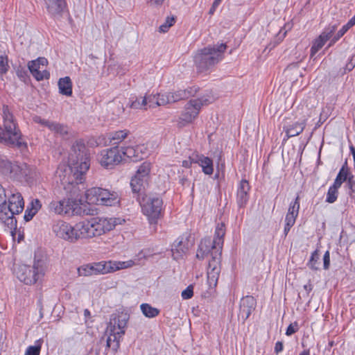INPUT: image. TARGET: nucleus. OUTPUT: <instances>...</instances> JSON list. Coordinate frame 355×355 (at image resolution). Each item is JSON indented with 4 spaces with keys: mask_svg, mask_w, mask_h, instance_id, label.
<instances>
[{
    "mask_svg": "<svg viewBox=\"0 0 355 355\" xmlns=\"http://www.w3.org/2000/svg\"><path fill=\"white\" fill-rule=\"evenodd\" d=\"M69 166L68 170L74 172L75 177L83 179L90 166V159L88 150L83 141H76L71 147L69 157Z\"/></svg>",
    "mask_w": 355,
    "mask_h": 355,
    "instance_id": "f257e3e1",
    "label": "nucleus"
},
{
    "mask_svg": "<svg viewBox=\"0 0 355 355\" xmlns=\"http://www.w3.org/2000/svg\"><path fill=\"white\" fill-rule=\"evenodd\" d=\"M47 269L46 260L44 257L35 255L32 266L20 265L15 269L17 279L26 285H33L41 281Z\"/></svg>",
    "mask_w": 355,
    "mask_h": 355,
    "instance_id": "f03ea898",
    "label": "nucleus"
},
{
    "mask_svg": "<svg viewBox=\"0 0 355 355\" xmlns=\"http://www.w3.org/2000/svg\"><path fill=\"white\" fill-rule=\"evenodd\" d=\"M2 111L4 131L0 128V142L18 148L26 146L25 143L21 141V133L17 129L13 115L9 107L3 105Z\"/></svg>",
    "mask_w": 355,
    "mask_h": 355,
    "instance_id": "7ed1b4c3",
    "label": "nucleus"
},
{
    "mask_svg": "<svg viewBox=\"0 0 355 355\" xmlns=\"http://www.w3.org/2000/svg\"><path fill=\"white\" fill-rule=\"evenodd\" d=\"M227 46L225 44L209 46L201 49L194 57L195 64L199 71L203 72L218 63L223 58Z\"/></svg>",
    "mask_w": 355,
    "mask_h": 355,
    "instance_id": "20e7f679",
    "label": "nucleus"
},
{
    "mask_svg": "<svg viewBox=\"0 0 355 355\" xmlns=\"http://www.w3.org/2000/svg\"><path fill=\"white\" fill-rule=\"evenodd\" d=\"M24 201L20 193H14L8 198L7 209H3L2 214H0V221L3 223L10 232H12V230H15L17 227V220L14 217V215L21 213L24 209Z\"/></svg>",
    "mask_w": 355,
    "mask_h": 355,
    "instance_id": "39448f33",
    "label": "nucleus"
},
{
    "mask_svg": "<svg viewBox=\"0 0 355 355\" xmlns=\"http://www.w3.org/2000/svg\"><path fill=\"white\" fill-rule=\"evenodd\" d=\"M211 102V98L205 96L190 100L185 105L184 110L178 120V127L182 128L192 123L199 114L201 107L209 105Z\"/></svg>",
    "mask_w": 355,
    "mask_h": 355,
    "instance_id": "423d86ee",
    "label": "nucleus"
},
{
    "mask_svg": "<svg viewBox=\"0 0 355 355\" xmlns=\"http://www.w3.org/2000/svg\"><path fill=\"white\" fill-rule=\"evenodd\" d=\"M128 316L123 313L112 314L107 327L106 332L113 336L112 350L116 352L119 347L120 338L125 334Z\"/></svg>",
    "mask_w": 355,
    "mask_h": 355,
    "instance_id": "0eeeda50",
    "label": "nucleus"
},
{
    "mask_svg": "<svg viewBox=\"0 0 355 355\" xmlns=\"http://www.w3.org/2000/svg\"><path fill=\"white\" fill-rule=\"evenodd\" d=\"M162 200L158 197H146L141 202L142 212L148 217L150 224H156L161 217Z\"/></svg>",
    "mask_w": 355,
    "mask_h": 355,
    "instance_id": "6e6552de",
    "label": "nucleus"
},
{
    "mask_svg": "<svg viewBox=\"0 0 355 355\" xmlns=\"http://www.w3.org/2000/svg\"><path fill=\"white\" fill-rule=\"evenodd\" d=\"M49 207L50 211L59 215H77L81 211L77 200L71 198L53 200Z\"/></svg>",
    "mask_w": 355,
    "mask_h": 355,
    "instance_id": "1a4fd4ad",
    "label": "nucleus"
},
{
    "mask_svg": "<svg viewBox=\"0 0 355 355\" xmlns=\"http://www.w3.org/2000/svg\"><path fill=\"white\" fill-rule=\"evenodd\" d=\"M68 177L64 175L61 178V184L63 185L64 189L69 194V198L76 200L80 193L85 189L84 181L85 180V174L83 175V179L79 180L75 177L74 172L69 171Z\"/></svg>",
    "mask_w": 355,
    "mask_h": 355,
    "instance_id": "9d476101",
    "label": "nucleus"
},
{
    "mask_svg": "<svg viewBox=\"0 0 355 355\" xmlns=\"http://www.w3.org/2000/svg\"><path fill=\"white\" fill-rule=\"evenodd\" d=\"M123 162L122 153L119 146H114L101 151L99 162L106 168H112Z\"/></svg>",
    "mask_w": 355,
    "mask_h": 355,
    "instance_id": "9b49d317",
    "label": "nucleus"
},
{
    "mask_svg": "<svg viewBox=\"0 0 355 355\" xmlns=\"http://www.w3.org/2000/svg\"><path fill=\"white\" fill-rule=\"evenodd\" d=\"M53 231L55 235L69 242L76 241V232L75 227L63 221L58 220L53 225Z\"/></svg>",
    "mask_w": 355,
    "mask_h": 355,
    "instance_id": "f8f14e48",
    "label": "nucleus"
},
{
    "mask_svg": "<svg viewBox=\"0 0 355 355\" xmlns=\"http://www.w3.org/2000/svg\"><path fill=\"white\" fill-rule=\"evenodd\" d=\"M198 92L196 87H188L185 89H179L174 92L164 94L166 104L173 103L180 100L186 99L194 96Z\"/></svg>",
    "mask_w": 355,
    "mask_h": 355,
    "instance_id": "ddd939ff",
    "label": "nucleus"
},
{
    "mask_svg": "<svg viewBox=\"0 0 355 355\" xmlns=\"http://www.w3.org/2000/svg\"><path fill=\"white\" fill-rule=\"evenodd\" d=\"M256 304V300L252 296L243 297L240 302L239 318L245 322L254 310Z\"/></svg>",
    "mask_w": 355,
    "mask_h": 355,
    "instance_id": "4468645a",
    "label": "nucleus"
},
{
    "mask_svg": "<svg viewBox=\"0 0 355 355\" xmlns=\"http://www.w3.org/2000/svg\"><path fill=\"white\" fill-rule=\"evenodd\" d=\"M191 245L192 243L187 238L180 237L175 240L171 249L174 259L177 260L182 258L188 252Z\"/></svg>",
    "mask_w": 355,
    "mask_h": 355,
    "instance_id": "2eb2a0df",
    "label": "nucleus"
},
{
    "mask_svg": "<svg viewBox=\"0 0 355 355\" xmlns=\"http://www.w3.org/2000/svg\"><path fill=\"white\" fill-rule=\"evenodd\" d=\"M336 26H332L324 30L320 36L315 40L311 49V58L324 45L326 42L331 37L332 33L336 31Z\"/></svg>",
    "mask_w": 355,
    "mask_h": 355,
    "instance_id": "dca6fc26",
    "label": "nucleus"
},
{
    "mask_svg": "<svg viewBox=\"0 0 355 355\" xmlns=\"http://www.w3.org/2000/svg\"><path fill=\"white\" fill-rule=\"evenodd\" d=\"M44 1L49 14L54 17H62L67 6L65 0H44Z\"/></svg>",
    "mask_w": 355,
    "mask_h": 355,
    "instance_id": "f3484780",
    "label": "nucleus"
},
{
    "mask_svg": "<svg viewBox=\"0 0 355 355\" xmlns=\"http://www.w3.org/2000/svg\"><path fill=\"white\" fill-rule=\"evenodd\" d=\"M192 161L193 164H198L205 175H211L214 173L213 160L202 154L193 153Z\"/></svg>",
    "mask_w": 355,
    "mask_h": 355,
    "instance_id": "a211bd4d",
    "label": "nucleus"
},
{
    "mask_svg": "<svg viewBox=\"0 0 355 355\" xmlns=\"http://www.w3.org/2000/svg\"><path fill=\"white\" fill-rule=\"evenodd\" d=\"M76 241L79 239L92 238L96 236L90 220H84L75 225Z\"/></svg>",
    "mask_w": 355,
    "mask_h": 355,
    "instance_id": "6ab92c4d",
    "label": "nucleus"
},
{
    "mask_svg": "<svg viewBox=\"0 0 355 355\" xmlns=\"http://www.w3.org/2000/svg\"><path fill=\"white\" fill-rule=\"evenodd\" d=\"M250 189L249 182L246 180H242L237 190V204L239 207H243L245 206L248 201L249 194L248 192Z\"/></svg>",
    "mask_w": 355,
    "mask_h": 355,
    "instance_id": "aec40b11",
    "label": "nucleus"
},
{
    "mask_svg": "<svg viewBox=\"0 0 355 355\" xmlns=\"http://www.w3.org/2000/svg\"><path fill=\"white\" fill-rule=\"evenodd\" d=\"M120 202L119 194L116 191H110L101 188L100 205L105 206H114Z\"/></svg>",
    "mask_w": 355,
    "mask_h": 355,
    "instance_id": "412c9836",
    "label": "nucleus"
},
{
    "mask_svg": "<svg viewBox=\"0 0 355 355\" xmlns=\"http://www.w3.org/2000/svg\"><path fill=\"white\" fill-rule=\"evenodd\" d=\"M19 165L12 164L7 159H0V173L4 175L17 178Z\"/></svg>",
    "mask_w": 355,
    "mask_h": 355,
    "instance_id": "4be33fe9",
    "label": "nucleus"
},
{
    "mask_svg": "<svg viewBox=\"0 0 355 355\" xmlns=\"http://www.w3.org/2000/svg\"><path fill=\"white\" fill-rule=\"evenodd\" d=\"M300 198L297 196L295 198L293 204H291L288 210V213L286 216L285 222L288 226H293L295 223V219L298 215L300 209Z\"/></svg>",
    "mask_w": 355,
    "mask_h": 355,
    "instance_id": "5701e85b",
    "label": "nucleus"
},
{
    "mask_svg": "<svg viewBox=\"0 0 355 355\" xmlns=\"http://www.w3.org/2000/svg\"><path fill=\"white\" fill-rule=\"evenodd\" d=\"M120 148L122 153L123 161H125L126 158H128L133 162H137L142 159V157L139 155L141 150L139 147L133 148L131 146H121Z\"/></svg>",
    "mask_w": 355,
    "mask_h": 355,
    "instance_id": "b1692460",
    "label": "nucleus"
},
{
    "mask_svg": "<svg viewBox=\"0 0 355 355\" xmlns=\"http://www.w3.org/2000/svg\"><path fill=\"white\" fill-rule=\"evenodd\" d=\"M35 62H29L28 64V69L30 70L32 76L37 80H42L44 79H48L49 77V73L45 69L41 68V67L36 64Z\"/></svg>",
    "mask_w": 355,
    "mask_h": 355,
    "instance_id": "393cba45",
    "label": "nucleus"
},
{
    "mask_svg": "<svg viewBox=\"0 0 355 355\" xmlns=\"http://www.w3.org/2000/svg\"><path fill=\"white\" fill-rule=\"evenodd\" d=\"M225 234V225L221 223L220 225H218L214 234V239L213 241L212 248L213 250L217 249L218 250H222L223 244V236Z\"/></svg>",
    "mask_w": 355,
    "mask_h": 355,
    "instance_id": "a878e982",
    "label": "nucleus"
},
{
    "mask_svg": "<svg viewBox=\"0 0 355 355\" xmlns=\"http://www.w3.org/2000/svg\"><path fill=\"white\" fill-rule=\"evenodd\" d=\"M129 134L130 132L127 130H118L110 132L108 135L110 144L114 146H119V145L128 137Z\"/></svg>",
    "mask_w": 355,
    "mask_h": 355,
    "instance_id": "bb28decb",
    "label": "nucleus"
},
{
    "mask_svg": "<svg viewBox=\"0 0 355 355\" xmlns=\"http://www.w3.org/2000/svg\"><path fill=\"white\" fill-rule=\"evenodd\" d=\"M23 177L26 181H31L36 178L37 171L35 168H33L26 164L19 165L17 177Z\"/></svg>",
    "mask_w": 355,
    "mask_h": 355,
    "instance_id": "cd10ccee",
    "label": "nucleus"
},
{
    "mask_svg": "<svg viewBox=\"0 0 355 355\" xmlns=\"http://www.w3.org/2000/svg\"><path fill=\"white\" fill-rule=\"evenodd\" d=\"M101 188L93 187L85 191L86 200L89 204L100 205Z\"/></svg>",
    "mask_w": 355,
    "mask_h": 355,
    "instance_id": "c85d7f7f",
    "label": "nucleus"
},
{
    "mask_svg": "<svg viewBox=\"0 0 355 355\" xmlns=\"http://www.w3.org/2000/svg\"><path fill=\"white\" fill-rule=\"evenodd\" d=\"M304 128L305 123L304 122H295L293 124L284 126V130L286 133V137L288 139L292 137L299 135L301 132H303Z\"/></svg>",
    "mask_w": 355,
    "mask_h": 355,
    "instance_id": "c756f323",
    "label": "nucleus"
},
{
    "mask_svg": "<svg viewBox=\"0 0 355 355\" xmlns=\"http://www.w3.org/2000/svg\"><path fill=\"white\" fill-rule=\"evenodd\" d=\"M59 92L60 94L70 96L72 94V83L69 77L60 78L58 81Z\"/></svg>",
    "mask_w": 355,
    "mask_h": 355,
    "instance_id": "7c9ffc66",
    "label": "nucleus"
},
{
    "mask_svg": "<svg viewBox=\"0 0 355 355\" xmlns=\"http://www.w3.org/2000/svg\"><path fill=\"white\" fill-rule=\"evenodd\" d=\"M98 221L101 223L103 230L105 233L113 230L116 225L121 224L122 220L119 218H99Z\"/></svg>",
    "mask_w": 355,
    "mask_h": 355,
    "instance_id": "2f4dec72",
    "label": "nucleus"
},
{
    "mask_svg": "<svg viewBox=\"0 0 355 355\" xmlns=\"http://www.w3.org/2000/svg\"><path fill=\"white\" fill-rule=\"evenodd\" d=\"M216 250L211 252V259L209 261L208 268L211 270H220L221 252L222 250Z\"/></svg>",
    "mask_w": 355,
    "mask_h": 355,
    "instance_id": "473e14b6",
    "label": "nucleus"
},
{
    "mask_svg": "<svg viewBox=\"0 0 355 355\" xmlns=\"http://www.w3.org/2000/svg\"><path fill=\"white\" fill-rule=\"evenodd\" d=\"M148 103L149 107L166 105L164 94H149L148 95Z\"/></svg>",
    "mask_w": 355,
    "mask_h": 355,
    "instance_id": "72a5a7b5",
    "label": "nucleus"
},
{
    "mask_svg": "<svg viewBox=\"0 0 355 355\" xmlns=\"http://www.w3.org/2000/svg\"><path fill=\"white\" fill-rule=\"evenodd\" d=\"M147 180L135 175L132 178L130 185L134 193H139L145 188Z\"/></svg>",
    "mask_w": 355,
    "mask_h": 355,
    "instance_id": "f704fd0d",
    "label": "nucleus"
},
{
    "mask_svg": "<svg viewBox=\"0 0 355 355\" xmlns=\"http://www.w3.org/2000/svg\"><path fill=\"white\" fill-rule=\"evenodd\" d=\"M112 265H113L112 261L95 263L97 275H104L109 272H112L113 268H112Z\"/></svg>",
    "mask_w": 355,
    "mask_h": 355,
    "instance_id": "c9c22d12",
    "label": "nucleus"
},
{
    "mask_svg": "<svg viewBox=\"0 0 355 355\" xmlns=\"http://www.w3.org/2000/svg\"><path fill=\"white\" fill-rule=\"evenodd\" d=\"M140 308L143 314L147 318H155L159 313V309L153 307L148 304H142Z\"/></svg>",
    "mask_w": 355,
    "mask_h": 355,
    "instance_id": "e433bc0d",
    "label": "nucleus"
},
{
    "mask_svg": "<svg viewBox=\"0 0 355 355\" xmlns=\"http://www.w3.org/2000/svg\"><path fill=\"white\" fill-rule=\"evenodd\" d=\"M319 260H320L319 251L318 250H315V251H313L312 252L310 259H309V262L307 263V266L311 270H319V264H320Z\"/></svg>",
    "mask_w": 355,
    "mask_h": 355,
    "instance_id": "4c0bfd02",
    "label": "nucleus"
},
{
    "mask_svg": "<svg viewBox=\"0 0 355 355\" xmlns=\"http://www.w3.org/2000/svg\"><path fill=\"white\" fill-rule=\"evenodd\" d=\"M347 175H348V170H347V168H345V166H343L340 168L338 174L337 175L336 178L333 185L340 188L341 184H343V182L347 180V179L349 178V177H347Z\"/></svg>",
    "mask_w": 355,
    "mask_h": 355,
    "instance_id": "58836bf2",
    "label": "nucleus"
},
{
    "mask_svg": "<svg viewBox=\"0 0 355 355\" xmlns=\"http://www.w3.org/2000/svg\"><path fill=\"white\" fill-rule=\"evenodd\" d=\"M150 171V163L145 162L137 169L135 175L144 178L148 180V175Z\"/></svg>",
    "mask_w": 355,
    "mask_h": 355,
    "instance_id": "ea45409f",
    "label": "nucleus"
},
{
    "mask_svg": "<svg viewBox=\"0 0 355 355\" xmlns=\"http://www.w3.org/2000/svg\"><path fill=\"white\" fill-rule=\"evenodd\" d=\"M220 270L207 269V282L210 287L216 286Z\"/></svg>",
    "mask_w": 355,
    "mask_h": 355,
    "instance_id": "a19ab883",
    "label": "nucleus"
},
{
    "mask_svg": "<svg viewBox=\"0 0 355 355\" xmlns=\"http://www.w3.org/2000/svg\"><path fill=\"white\" fill-rule=\"evenodd\" d=\"M212 245L213 241L210 239H204L200 241L198 248L208 254L209 253L211 254L213 251L216 250H213Z\"/></svg>",
    "mask_w": 355,
    "mask_h": 355,
    "instance_id": "79ce46f5",
    "label": "nucleus"
},
{
    "mask_svg": "<svg viewBox=\"0 0 355 355\" xmlns=\"http://www.w3.org/2000/svg\"><path fill=\"white\" fill-rule=\"evenodd\" d=\"M339 188L335 187L334 185L331 186L329 188V190L327 193L326 202L329 203H334L338 198V189Z\"/></svg>",
    "mask_w": 355,
    "mask_h": 355,
    "instance_id": "37998d69",
    "label": "nucleus"
},
{
    "mask_svg": "<svg viewBox=\"0 0 355 355\" xmlns=\"http://www.w3.org/2000/svg\"><path fill=\"white\" fill-rule=\"evenodd\" d=\"M99 218H94L90 220L91 225L94 229V232L96 236L102 235L104 234L103 230L101 223L98 221Z\"/></svg>",
    "mask_w": 355,
    "mask_h": 355,
    "instance_id": "c03bdc74",
    "label": "nucleus"
},
{
    "mask_svg": "<svg viewBox=\"0 0 355 355\" xmlns=\"http://www.w3.org/2000/svg\"><path fill=\"white\" fill-rule=\"evenodd\" d=\"M112 268H113V272L123 269V268H128L134 265V261L132 260L128 261H112Z\"/></svg>",
    "mask_w": 355,
    "mask_h": 355,
    "instance_id": "a18cd8bd",
    "label": "nucleus"
},
{
    "mask_svg": "<svg viewBox=\"0 0 355 355\" xmlns=\"http://www.w3.org/2000/svg\"><path fill=\"white\" fill-rule=\"evenodd\" d=\"M354 25L350 22V21H348V22L344 25L340 30L338 31L336 35L334 37L332 40L331 41V44L336 42L338 41L341 37L344 35V34L353 26Z\"/></svg>",
    "mask_w": 355,
    "mask_h": 355,
    "instance_id": "49530a36",
    "label": "nucleus"
},
{
    "mask_svg": "<svg viewBox=\"0 0 355 355\" xmlns=\"http://www.w3.org/2000/svg\"><path fill=\"white\" fill-rule=\"evenodd\" d=\"M191 175V171H187L186 172L182 171L181 174L179 175V182L184 187H189L191 185V182L189 179V176Z\"/></svg>",
    "mask_w": 355,
    "mask_h": 355,
    "instance_id": "de8ad7c7",
    "label": "nucleus"
},
{
    "mask_svg": "<svg viewBox=\"0 0 355 355\" xmlns=\"http://www.w3.org/2000/svg\"><path fill=\"white\" fill-rule=\"evenodd\" d=\"M6 200V190L0 184V214H2L3 209H7Z\"/></svg>",
    "mask_w": 355,
    "mask_h": 355,
    "instance_id": "09e8293b",
    "label": "nucleus"
},
{
    "mask_svg": "<svg viewBox=\"0 0 355 355\" xmlns=\"http://www.w3.org/2000/svg\"><path fill=\"white\" fill-rule=\"evenodd\" d=\"M175 23V18L173 17H168L166 19V22L161 25L159 28V31L162 33H166L168 31V28L173 25Z\"/></svg>",
    "mask_w": 355,
    "mask_h": 355,
    "instance_id": "8fccbe9b",
    "label": "nucleus"
},
{
    "mask_svg": "<svg viewBox=\"0 0 355 355\" xmlns=\"http://www.w3.org/2000/svg\"><path fill=\"white\" fill-rule=\"evenodd\" d=\"M8 68V58L6 56L0 55V73H6Z\"/></svg>",
    "mask_w": 355,
    "mask_h": 355,
    "instance_id": "3c124183",
    "label": "nucleus"
},
{
    "mask_svg": "<svg viewBox=\"0 0 355 355\" xmlns=\"http://www.w3.org/2000/svg\"><path fill=\"white\" fill-rule=\"evenodd\" d=\"M91 268L89 264L83 265L78 268V273L79 276H91Z\"/></svg>",
    "mask_w": 355,
    "mask_h": 355,
    "instance_id": "603ef678",
    "label": "nucleus"
},
{
    "mask_svg": "<svg viewBox=\"0 0 355 355\" xmlns=\"http://www.w3.org/2000/svg\"><path fill=\"white\" fill-rule=\"evenodd\" d=\"M193 295V286H191V285L187 286V288L184 289L182 292V294H181L182 297L184 300H188V299L191 298Z\"/></svg>",
    "mask_w": 355,
    "mask_h": 355,
    "instance_id": "864d4df0",
    "label": "nucleus"
},
{
    "mask_svg": "<svg viewBox=\"0 0 355 355\" xmlns=\"http://www.w3.org/2000/svg\"><path fill=\"white\" fill-rule=\"evenodd\" d=\"M347 185L351 191L352 198L355 199V180H354L353 175H351L348 178Z\"/></svg>",
    "mask_w": 355,
    "mask_h": 355,
    "instance_id": "5fc2aeb1",
    "label": "nucleus"
},
{
    "mask_svg": "<svg viewBox=\"0 0 355 355\" xmlns=\"http://www.w3.org/2000/svg\"><path fill=\"white\" fill-rule=\"evenodd\" d=\"M41 347L38 346H29L26 351L25 355H40Z\"/></svg>",
    "mask_w": 355,
    "mask_h": 355,
    "instance_id": "6e6d98bb",
    "label": "nucleus"
},
{
    "mask_svg": "<svg viewBox=\"0 0 355 355\" xmlns=\"http://www.w3.org/2000/svg\"><path fill=\"white\" fill-rule=\"evenodd\" d=\"M298 330V324L296 322L294 323H291L289 324V326L287 327L286 335V336H291L292 334H295Z\"/></svg>",
    "mask_w": 355,
    "mask_h": 355,
    "instance_id": "4d7b16f0",
    "label": "nucleus"
},
{
    "mask_svg": "<svg viewBox=\"0 0 355 355\" xmlns=\"http://www.w3.org/2000/svg\"><path fill=\"white\" fill-rule=\"evenodd\" d=\"M37 214L35 211H33L32 208H30L29 207H27L26 210L25 211L24 214V220L26 221L31 220L33 216Z\"/></svg>",
    "mask_w": 355,
    "mask_h": 355,
    "instance_id": "13d9d810",
    "label": "nucleus"
},
{
    "mask_svg": "<svg viewBox=\"0 0 355 355\" xmlns=\"http://www.w3.org/2000/svg\"><path fill=\"white\" fill-rule=\"evenodd\" d=\"M330 266V253L327 250L323 256V268L324 270H328Z\"/></svg>",
    "mask_w": 355,
    "mask_h": 355,
    "instance_id": "bf43d9fd",
    "label": "nucleus"
},
{
    "mask_svg": "<svg viewBox=\"0 0 355 355\" xmlns=\"http://www.w3.org/2000/svg\"><path fill=\"white\" fill-rule=\"evenodd\" d=\"M30 208H32L33 211H35L37 213L41 209L42 204L41 202L38 199L33 200L28 206Z\"/></svg>",
    "mask_w": 355,
    "mask_h": 355,
    "instance_id": "052dcab7",
    "label": "nucleus"
},
{
    "mask_svg": "<svg viewBox=\"0 0 355 355\" xmlns=\"http://www.w3.org/2000/svg\"><path fill=\"white\" fill-rule=\"evenodd\" d=\"M55 132L60 134L61 135H64L68 133V128H67V127H66L60 123H58V128H56V130Z\"/></svg>",
    "mask_w": 355,
    "mask_h": 355,
    "instance_id": "680f3d73",
    "label": "nucleus"
},
{
    "mask_svg": "<svg viewBox=\"0 0 355 355\" xmlns=\"http://www.w3.org/2000/svg\"><path fill=\"white\" fill-rule=\"evenodd\" d=\"M31 62H35L36 64L41 67L42 69H45V65L47 64V60L44 58H39Z\"/></svg>",
    "mask_w": 355,
    "mask_h": 355,
    "instance_id": "e2e57ef3",
    "label": "nucleus"
},
{
    "mask_svg": "<svg viewBox=\"0 0 355 355\" xmlns=\"http://www.w3.org/2000/svg\"><path fill=\"white\" fill-rule=\"evenodd\" d=\"M58 123L53 122L49 121L48 122H45V126L47 127L50 130L53 132H55L56 128H58Z\"/></svg>",
    "mask_w": 355,
    "mask_h": 355,
    "instance_id": "0e129e2a",
    "label": "nucleus"
},
{
    "mask_svg": "<svg viewBox=\"0 0 355 355\" xmlns=\"http://www.w3.org/2000/svg\"><path fill=\"white\" fill-rule=\"evenodd\" d=\"M192 157H193V154L191 155L189 157V159H187V160H184L182 162V166L187 168H189L191 166V164L193 163V161H192Z\"/></svg>",
    "mask_w": 355,
    "mask_h": 355,
    "instance_id": "69168bd1",
    "label": "nucleus"
},
{
    "mask_svg": "<svg viewBox=\"0 0 355 355\" xmlns=\"http://www.w3.org/2000/svg\"><path fill=\"white\" fill-rule=\"evenodd\" d=\"M130 107L133 109H142V104L140 103V101L138 99H135L132 101Z\"/></svg>",
    "mask_w": 355,
    "mask_h": 355,
    "instance_id": "338daca9",
    "label": "nucleus"
},
{
    "mask_svg": "<svg viewBox=\"0 0 355 355\" xmlns=\"http://www.w3.org/2000/svg\"><path fill=\"white\" fill-rule=\"evenodd\" d=\"M283 343L281 341H277L276 343H275V352L276 354H279V352H281L282 350H283Z\"/></svg>",
    "mask_w": 355,
    "mask_h": 355,
    "instance_id": "774afa93",
    "label": "nucleus"
}]
</instances>
